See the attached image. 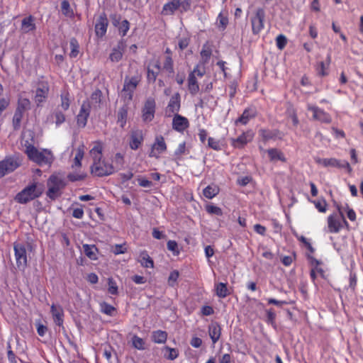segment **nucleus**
<instances>
[{"instance_id":"nucleus-56","label":"nucleus","mask_w":363,"mask_h":363,"mask_svg":"<svg viewBox=\"0 0 363 363\" xmlns=\"http://www.w3.org/2000/svg\"><path fill=\"white\" fill-rule=\"evenodd\" d=\"M51 313L53 318H61L63 316V309L60 305L52 304L51 306Z\"/></svg>"},{"instance_id":"nucleus-60","label":"nucleus","mask_w":363,"mask_h":363,"mask_svg":"<svg viewBox=\"0 0 363 363\" xmlns=\"http://www.w3.org/2000/svg\"><path fill=\"white\" fill-rule=\"evenodd\" d=\"M218 21L219 26L224 30L228 24V17L227 14H223L222 12L218 16Z\"/></svg>"},{"instance_id":"nucleus-37","label":"nucleus","mask_w":363,"mask_h":363,"mask_svg":"<svg viewBox=\"0 0 363 363\" xmlns=\"http://www.w3.org/2000/svg\"><path fill=\"white\" fill-rule=\"evenodd\" d=\"M278 130H270L268 129L262 128L259 130V135L264 141H268L277 137Z\"/></svg>"},{"instance_id":"nucleus-28","label":"nucleus","mask_w":363,"mask_h":363,"mask_svg":"<svg viewBox=\"0 0 363 363\" xmlns=\"http://www.w3.org/2000/svg\"><path fill=\"white\" fill-rule=\"evenodd\" d=\"M85 255L91 260L98 259L99 250L94 245L84 244L82 245Z\"/></svg>"},{"instance_id":"nucleus-18","label":"nucleus","mask_w":363,"mask_h":363,"mask_svg":"<svg viewBox=\"0 0 363 363\" xmlns=\"http://www.w3.org/2000/svg\"><path fill=\"white\" fill-rule=\"evenodd\" d=\"M167 150V145L162 135H157L152 145L149 156L158 158L160 155Z\"/></svg>"},{"instance_id":"nucleus-34","label":"nucleus","mask_w":363,"mask_h":363,"mask_svg":"<svg viewBox=\"0 0 363 363\" xmlns=\"http://www.w3.org/2000/svg\"><path fill=\"white\" fill-rule=\"evenodd\" d=\"M219 191L220 189L217 185L211 184L207 186L203 190V194L206 198L211 199L214 198L216 196H217L219 194Z\"/></svg>"},{"instance_id":"nucleus-38","label":"nucleus","mask_w":363,"mask_h":363,"mask_svg":"<svg viewBox=\"0 0 363 363\" xmlns=\"http://www.w3.org/2000/svg\"><path fill=\"white\" fill-rule=\"evenodd\" d=\"M162 69L169 74H172L174 72V61L172 56L166 55L164 57V60L162 63Z\"/></svg>"},{"instance_id":"nucleus-48","label":"nucleus","mask_w":363,"mask_h":363,"mask_svg":"<svg viewBox=\"0 0 363 363\" xmlns=\"http://www.w3.org/2000/svg\"><path fill=\"white\" fill-rule=\"evenodd\" d=\"M51 118L55 119V123L57 126L60 125L65 121V116L60 111H55L52 115Z\"/></svg>"},{"instance_id":"nucleus-63","label":"nucleus","mask_w":363,"mask_h":363,"mask_svg":"<svg viewBox=\"0 0 363 363\" xmlns=\"http://www.w3.org/2000/svg\"><path fill=\"white\" fill-rule=\"evenodd\" d=\"M165 350L169 352L167 355L165 354L168 359L174 360L179 356V352L177 349L165 347Z\"/></svg>"},{"instance_id":"nucleus-54","label":"nucleus","mask_w":363,"mask_h":363,"mask_svg":"<svg viewBox=\"0 0 363 363\" xmlns=\"http://www.w3.org/2000/svg\"><path fill=\"white\" fill-rule=\"evenodd\" d=\"M287 44V39L283 34L279 35L276 38V45L278 49L283 50Z\"/></svg>"},{"instance_id":"nucleus-57","label":"nucleus","mask_w":363,"mask_h":363,"mask_svg":"<svg viewBox=\"0 0 363 363\" xmlns=\"http://www.w3.org/2000/svg\"><path fill=\"white\" fill-rule=\"evenodd\" d=\"M342 212H346L347 218L351 221H354L356 220V213L355 211L350 208V206L347 204H345V206H342Z\"/></svg>"},{"instance_id":"nucleus-5","label":"nucleus","mask_w":363,"mask_h":363,"mask_svg":"<svg viewBox=\"0 0 363 363\" xmlns=\"http://www.w3.org/2000/svg\"><path fill=\"white\" fill-rule=\"evenodd\" d=\"M64 180L56 175H51L48 181L47 196L52 200L60 196V191L65 186Z\"/></svg>"},{"instance_id":"nucleus-11","label":"nucleus","mask_w":363,"mask_h":363,"mask_svg":"<svg viewBox=\"0 0 363 363\" xmlns=\"http://www.w3.org/2000/svg\"><path fill=\"white\" fill-rule=\"evenodd\" d=\"M156 111V102L154 98H147L142 108V120L144 123L151 122L154 118Z\"/></svg>"},{"instance_id":"nucleus-31","label":"nucleus","mask_w":363,"mask_h":363,"mask_svg":"<svg viewBox=\"0 0 363 363\" xmlns=\"http://www.w3.org/2000/svg\"><path fill=\"white\" fill-rule=\"evenodd\" d=\"M138 262L140 264L145 268H153L154 262L150 257L148 252L146 250H143L140 253Z\"/></svg>"},{"instance_id":"nucleus-23","label":"nucleus","mask_w":363,"mask_h":363,"mask_svg":"<svg viewBox=\"0 0 363 363\" xmlns=\"http://www.w3.org/2000/svg\"><path fill=\"white\" fill-rule=\"evenodd\" d=\"M179 9V0H169L164 4L162 9V15L170 16Z\"/></svg>"},{"instance_id":"nucleus-43","label":"nucleus","mask_w":363,"mask_h":363,"mask_svg":"<svg viewBox=\"0 0 363 363\" xmlns=\"http://www.w3.org/2000/svg\"><path fill=\"white\" fill-rule=\"evenodd\" d=\"M61 107L64 111H67L69 108L70 99L69 94L67 91H64L61 93Z\"/></svg>"},{"instance_id":"nucleus-46","label":"nucleus","mask_w":363,"mask_h":363,"mask_svg":"<svg viewBox=\"0 0 363 363\" xmlns=\"http://www.w3.org/2000/svg\"><path fill=\"white\" fill-rule=\"evenodd\" d=\"M61 9L62 13L67 17H72L74 15V12L70 7V4L68 1L64 0L61 3Z\"/></svg>"},{"instance_id":"nucleus-10","label":"nucleus","mask_w":363,"mask_h":363,"mask_svg":"<svg viewBox=\"0 0 363 363\" xmlns=\"http://www.w3.org/2000/svg\"><path fill=\"white\" fill-rule=\"evenodd\" d=\"M14 255L16 265L20 269H24L28 264L27 251L24 244L19 242L13 243Z\"/></svg>"},{"instance_id":"nucleus-47","label":"nucleus","mask_w":363,"mask_h":363,"mask_svg":"<svg viewBox=\"0 0 363 363\" xmlns=\"http://www.w3.org/2000/svg\"><path fill=\"white\" fill-rule=\"evenodd\" d=\"M132 344L133 346L139 350H143L145 349V342L144 340L138 335H133L132 337Z\"/></svg>"},{"instance_id":"nucleus-53","label":"nucleus","mask_w":363,"mask_h":363,"mask_svg":"<svg viewBox=\"0 0 363 363\" xmlns=\"http://www.w3.org/2000/svg\"><path fill=\"white\" fill-rule=\"evenodd\" d=\"M108 291L109 294L112 295H117L118 294V286L116 282L113 280V278H108Z\"/></svg>"},{"instance_id":"nucleus-29","label":"nucleus","mask_w":363,"mask_h":363,"mask_svg":"<svg viewBox=\"0 0 363 363\" xmlns=\"http://www.w3.org/2000/svg\"><path fill=\"white\" fill-rule=\"evenodd\" d=\"M188 89L192 96H195L199 91V85L198 80L194 74H189L188 77Z\"/></svg>"},{"instance_id":"nucleus-9","label":"nucleus","mask_w":363,"mask_h":363,"mask_svg":"<svg viewBox=\"0 0 363 363\" xmlns=\"http://www.w3.org/2000/svg\"><path fill=\"white\" fill-rule=\"evenodd\" d=\"M265 11L262 8H258L251 17L252 32L259 35L264 28Z\"/></svg>"},{"instance_id":"nucleus-3","label":"nucleus","mask_w":363,"mask_h":363,"mask_svg":"<svg viewBox=\"0 0 363 363\" xmlns=\"http://www.w3.org/2000/svg\"><path fill=\"white\" fill-rule=\"evenodd\" d=\"M336 208L337 213H333L328 217V228L330 233H338L344 226H349L342 212V206L337 205Z\"/></svg>"},{"instance_id":"nucleus-33","label":"nucleus","mask_w":363,"mask_h":363,"mask_svg":"<svg viewBox=\"0 0 363 363\" xmlns=\"http://www.w3.org/2000/svg\"><path fill=\"white\" fill-rule=\"evenodd\" d=\"M267 152L271 161L280 160L286 162V157L281 150L277 148H270Z\"/></svg>"},{"instance_id":"nucleus-58","label":"nucleus","mask_w":363,"mask_h":363,"mask_svg":"<svg viewBox=\"0 0 363 363\" xmlns=\"http://www.w3.org/2000/svg\"><path fill=\"white\" fill-rule=\"evenodd\" d=\"M101 310L104 314L107 315H113L116 308L111 305H109L106 303H103L101 304Z\"/></svg>"},{"instance_id":"nucleus-49","label":"nucleus","mask_w":363,"mask_h":363,"mask_svg":"<svg viewBox=\"0 0 363 363\" xmlns=\"http://www.w3.org/2000/svg\"><path fill=\"white\" fill-rule=\"evenodd\" d=\"M117 28H118L119 34L122 37H124L127 35V33L130 29V23L126 19L123 20Z\"/></svg>"},{"instance_id":"nucleus-55","label":"nucleus","mask_w":363,"mask_h":363,"mask_svg":"<svg viewBox=\"0 0 363 363\" xmlns=\"http://www.w3.org/2000/svg\"><path fill=\"white\" fill-rule=\"evenodd\" d=\"M112 252L114 255L124 254L127 252L126 244H116L112 247Z\"/></svg>"},{"instance_id":"nucleus-44","label":"nucleus","mask_w":363,"mask_h":363,"mask_svg":"<svg viewBox=\"0 0 363 363\" xmlns=\"http://www.w3.org/2000/svg\"><path fill=\"white\" fill-rule=\"evenodd\" d=\"M311 203H313L315 208L318 209V211L320 213H325L327 211V202L325 199H320L318 200L311 201L310 200Z\"/></svg>"},{"instance_id":"nucleus-32","label":"nucleus","mask_w":363,"mask_h":363,"mask_svg":"<svg viewBox=\"0 0 363 363\" xmlns=\"http://www.w3.org/2000/svg\"><path fill=\"white\" fill-rule=\"evenodd\" d=\"M215 291L216 296L220 298H224L230 295V291L228 289L227 284L223 282L215 284Z\"/></svg>"},{"instance_id":"nucleus-16","label":"nucleus","mask_w":363,"mask_h":363,"mask_svg":"<svg viewBox=\"0 0 363 363\" xmlns=\"http://www.w3.org/2000/svg\"><path fill=\"white\" fill-rule=\"evenodd\" d=\"M20 166L17 159L13 157H7L0 162V178L13 172Z\"/></svg>"},{"instance_id":"nucleus-25","label":"nucleus","mask_w":363,"mask_h":363,"mask_svg":"<svg viewBox=\"0 0 363 363\" xmlns=\"http://www.w3.org/2000/svg\"><path fill=\"white\" fill-rule=\"evenodd\" d=\"M103 143L101 141L94 143L93 147L90 150L89 154L93 159V162L102 160Z\"/></svg>"},{"instance_id":"nucleus-20","label":"nucleus","mask_w":363,"mask_h":363,"mask_svg":"<svg viewBox=\"0 0 363 363\" xmlns=\"http://www.w3.org/2000/svg\"><path fill=\"white\" fill-rule=\"evenodd\" d=\"M257 111L255 107H247L243 111L242 115L235 120V124L236 125H238V124L245 125L249 123V121L251 119L255 118L257 116Z\"/></svg>"},{"instance_id":"nucleus-64","label":"nucleus","mask_w":363,"mask_h":363,"mask_svg":"<svg viewBox=\"0 0 363 363\" xmlns=\"http://www.w3.org/2000/svg\"><path fill=\"white\" fill-rule=\"evenodd\" d=\"M36 328L37 333L40 337H43L48 331L47 325L43 324L40 320L36 323Z\"/></svg>"},{"instance_id":"nucleus-15","label":"nucleus","mask_w":363,"mask_h":363,"mask_svg":"<svg viewBox=\"0 0 363 363\" xmlns=\"http://www.w3.org/2000/svg\"><path fill=\"white\" fill-rule=\"evenodd\" d=\"M91 112V104L89 100L83 101L79 112L77 116V124L79 128H84Z\"/></svg>"},{"instance_id":"nucleus-19","label":"nucleus","mask_w":363,"mask_h":363,"mask_svg":"<svg viewBox=\"0 0 363 363\" xmlns=\"http://www.w3.org/2000/svg\"><path fill=\"white\" fill-rule=\"evenodd\" d=\"M172 129L178 133H183L189 127V121L187 118L180 114L172 116Z\"/></svg>"},{"instance_id":"nucleus-39","label":"nucleus","mask_w":363,"mask_h":363,"mask_svg":"<svg viewBox=\"0 0 363 363\" xmlns=\"http://www.w3.org/2000/svg\"><path fill=\"white\" fill-rule=\"evenodd\" d=\"M30 101L27 98H19L18 100L16 111L21 113H25L26 111L30 109Z\"/></svg>"},{"instance_id":"nucleus-21","label":"nucleus","mask_w":363,"mask_h":363,"mask_svg":"<svg viewBox=\"0 0 363 363\" xmlns=\"http://www.w3.org/2000/svg\"><path fill=\"white\" fill-rule=\"evenodd\" d=\"M126 43L124 40L118 42L117 45L114 47L109 55V59L112 62H118L123 58Z\"/></svg>"},{"instance_id":"nucleus-2","label":"nucleus","mask_w":363,"mask_h":363,"mask_svg":"<svg viewBox=\"0 0 363 363\" xmlns=\"http://www.w3.org/2000/svg\"><path fill=\"white\" fill-rule=\"evenodd\" d=\"M43 189L37 182H33L19 191L14 197L16 202L26 204L39 198L43 194Z\"/></svg>"},{"instance_id":"nucleus-26","label":"nucleus","mask_w":363,"mask_h":363,"mask_svg":"<svg viewBox=\"0 0 363 363\" xmlns=\"http://www.w3.org/2000/svg\"><path fill=\"white\" fill-rule=\"evenodd\" d=\"M161 70V65L160 62L157 60L152 65V68H147V79L149 83L155 82L157 76Z\"/></svg>"},{"instance_id":"nucleus-30","label":"nucleus","mask_w":363,"mask_h":363,"mask_svg":"<svg viewBox=\"0 0 363 363\" xmlns=\"http://www.w3.org/2000/svg\"><path fill=\"white\" fill-rule=\"evenodd\" d=\"M128 107L127 105L121 106L117 113V123L123 128L127 123Z\"/></svg>"},{"instance_id":"nucleus-45","label":"nucleus","mask_w":363,"mask_h":363,"mask_svg":"<svg viewBox=\"0 0 363 363\" xmlns=\"http://www.w3.org/2000/svg\"><path fill=\"white\" fill-rule=\"evenodd\" d=\"M189 74H194V76L202 77L206 74L205 64L199 62L194 67L192 72Z\"/></svg>"},{"instance_id":"nucleus-13","label":"nucleus","mask_w":363,"mask_h":363,"mask_svg":"<svg viewBox=\"0 0 363 363\" xmlns=\"http://www.w3.org/2000/svg\"><path fill=\"white\" fill-rule=\"evenodd\" d=\"M307 110L313 113V118L324 123H330L332 118L330 115L323 109L312 104L307 105Z\"/></svg>"},{"instance_id":"nucleus-41","label":"nucleus","mask_w":363,"mask_h":363,"mask_svg":"<svg viewBox=\"0 0 363 363\" xmlns=\"http://www.w3.org/2000/svg\"><path fill=\"white\" fill-rule=\"evenodd\" d=\"M167 338V334L166 332L162 330H157L152 333V340L155 343H164Z\"/></svg>"},{"instance_id":"nucleus-24","label":"nucleus","mask_w":363,"mask_h":363,"mask_svg":"<svg viewBox=\"0 0 363 363\" xmlns=\"http://www.w3.org/2000/svg\"><path fill=\"white\" fill-rule=\"evenodd\" d=\"M21 29L24 33L35 30L36 29L35 18L32 15L24 18L21 21Z\"/></svg>"},{"instance_id":"nucleus-36","label":"nucleus","mask_w":363,"mask_h":363,"mask_svg":"<svg viewBox=\"0 0 363 363\" xmlns=\"http://www.w3.org/2000/svg\"><path fill=\"white\" fill-rule=\"evenodd\" d=\"M84 146H80L77 148L75 157L74 158L72 168H79L82 166V160L84 158Z\"/></svg>"},{"instance_id":"nucleus-51","label":"nucleus","mask_w":363,"mask_h":363,"mask_svg":"<svg viewBox=\"0 0 363 363\" xmlns=\"http://www.w3.org/2000/svg\"><path fill=\"white\" fill-rule=\"evenodd\" d=\"M23 115H24L23 113H21L20 111L18 112L16 110L15 111V113H14V115L13 117V125L14 129L19 128V127L21 125V120L23 117Z\"/></svg>"},{"instance_id":"nucleus-12","label":"nucleus","mask_w":363,"mask_h":363,"mask_svg":"<svg viewBox=\"0 0 363 363\" xmlns=\"http://www.w3.org/2000/svg\"><path fill=\"white\" fill-rule=\"evenodd\" d=\"M181 108V96L180 94L177 92L173 94L165 108V116L166 117H172L175 114H179V111Z\"/></svg>"},{"instance_id":"nucleus-6","label":"nucleus","mask_w":363,"mask_h":363,"mask_svg":"<svg viewBox=\"0 0 363 363\" xmlns=\"http://www.w3.org/2000/svg\"><path fill=\"white\" fill-rule=\"evenodd\" d=\"M114 172L113 165L102 160L93 162L91 166V173L99 177L111 175Z\"/></svg>"},{"instance_id":"nucleus-14","label":"nucleus","mask_w":363,"mask_h":363,"mask_svg":"<svg viewBox=\"0 0 363 363\" xmlns=\"http://www.w3.org/2000/svg\"><path fill=\"white\" fill-rule=\"evenodd\" d=\"M144 141L143 131L140 129H132L129 133V147L133 150L140 148Z\"/></svg>"},{"instance_id":"nucleus-62","label":"nucleus","mask_w":363,"mask_h":363,"mask_svg":"<svg viewBox=\"0 0 363 363\" xmlns=\"http://www.w3.org/2000/svg\"><path fill=\"white\" fill-rule=\"evenodd\" d=\"M167 249L172 251L174 255H179V250H178V244L174 240H169L167 243Z\"/></svg>"},{"instance_id":"nucleus-8","label":"nucleus","mask_w":363,"mask_h":363,"mask_svg":"<svg viewBox=\"0 0 363 363\" xmlns=\"http://www.w3.org/2000/svg\"><path fill=\"white\" fill-rule=\"evenodd\" d=\"M49 91L50 85L48 81L40 80L37 82L34 101L38 106H41L47 100Z\"/></svg>"},{"instance_id":"nucleus-4","label":"nucleus","mask_w":363,"mask_h":363,"mask_svg":"<svg viewBox=\"0 0 363 363\" xmlns=\"http://www.w3.org/2000/svg\"><path fill=\"white\" fill-rule=\"evenodd\" d=\"M141 81V76L134 75L131 77L126 76L124 79L123 89L121 91V97L127 101L133 99L134 91Z\"/></svg>"},{"instance_id":"nucleus-27","label":"nucleus","mask_w":363,"mask_h":363,"mask_svg":"<svg viewBox=\"0 0 363 363\" xmlns=\"http://www.w3.org/2000/svg\"><path fill=\"white\" fill-rule=\"evenodd\" d=\"M208 333L213 343H216L220 337V326L217 323L213 322L208 327Z\"/></svg>"},{"instance_id":"nucleus-40","label":"nucleus","mask_w":363,"mask_h":363,"mask_svg":"<svg viewBox=\"0 0 363 363\" xmlns=\"http://www.w3.org/2000/svg\"><path fill=\"white\" fill-rule=\"evenodd\" d=\"M69 45L71 48L69 57L71 58H75L79 53V44L78 40L75 38H72L70 39Z\"/></svg>"},{"instance_id":"nucleus-7","label":"nucleus","mask_w":363,"mask_h":363,"mask_svg":"<svg viewBox=\"0 0 363 363\" xmlns=\"http://www.w3.org/2000/svg\"><path fill=\"white\" fill-rule=\"evenodd\" d=\"M315 162L324 167H336L338 169H345L348 172L352 171V167L348 162L345 160H339L335 158H320L315 157Z\"/></svg>"},{"instance_id":"nucleus-42","label":"nucleus","mask_w":363,"mask_h":363,"mask_svg":"<svg viewBox=\"0 0 363 363\" xmlns=\"http://www.w3.org/2000/svg\"><path fill=\"white\" fill-rule=\"evenodd\" d=\"M86 177V174L84 172H74L67 174V179L72 182L82 181Z\"/></svg>"},{"instance_id":"nucleus-52","label":"nucleus","mask_w":363,"mask_h":363,"mask_svg":"<svg viewBox=\"0 0 363 363\" xmlns=\"http://www.w3.org/2000/svg\"><path fill=\"white\" fill-rule=\"evenodd\" d=\"M206 211L209 214H215L217 216H222L223 215V211L222 209L216 206L209 204L206 206Z\"/></svg>"},{"instance_id":"nucleus-59","label":"nucleus","mask_w":363,"mask_h":363,"mask_svg":"<svg viewBox=\"0 0 363 363\" xmlns=\"http://www.w3.org/2000/svg\"><path fill=\"white\" fill-rule=\"evenodd\" d=\"M113 162H114L118 167H123L125 163L124 155L120 152L116 153L113 159Z\"/></svg>"},{"instance_id":"nucleus-1","label":"nucleus","mask_w":363,"mask_h":363,"mask_svg":"<svg viewBox=\"0 0 363 363\" xmlns=\"http://www.w3.org/2000/svg\"><path fill=\"white\" fill-rule=\"evenodd\" d=\"M29 160L37 163L39 165H50L53 160L54 157L50 150L44 149L42 151H39L34 145L29 144L26 145V150Z\"/></svg>"},{"instance_id":"nucleus-22","label":"nucleus","mask_w":363,"mask_h":363,"mask_svg":"<svg viewBox=\"0 0 363 363\" xmlns=\"http://www.w3.org/2000/svg\"><path fill=\"white\" fill-rule=\"evenodd\" d=\"M108 26V21L106 15L104 13L99 16L95 24L96 35L99 38L104 36L106 33Z\"/></svg>"},{"instance_id":"nucleus-61","label":"nucleus","mask_w":363,"mask_h":363,"mask_svg":"<svg viewBox=\"0 0 363 363\" xmlns=\"http://www.w3.org/2000/svg\"><path fill=\"white\" fill-rule=\"evenodd\" d=\"M179 277V273L177 270H173L172 272H171L168 278V284L171 286H174Z\"/></svg>"},{"instance_id":"nucleus-35","label":"nucleus","mask_w":363,"mask_h":363,"mask_svg":"<svg viewBox=\"0 0 363 363\" xmlns=\"http://www.w3.org/2000/svg\"><path fill=\"white\" fill-rule=\"evenodd\" d=\"M200 55L201 60L199 62L205 65L208 63L212 55V50L211 47L208 44L203 45Z\"/></svg>"},{"instance_id":"nucleus-50","label":"nucleus","mask_w":363,"mask_h":363,"mask_svg":"<svg viewBox=\"0 0 363 363\" xmlns=\"http://www.w3.org/2000/svg\"><path fill=\"white\" fill-rule=\"evenodd\" d=\"M208 145L210 148L216 151L221 150L222 149L220 141L211 137H209L208 139Z\"/></svg>"},{"instance_id":"nucleus-17","label":"nucleus","mask_w":363,"mask_h":363,"mask_svg":"<svg viewBox=\"0 0 363 363\" xmlns=\"http://www.w3.org/2000/svg\"><path fill=\"white\" fill-rule=\"evenodd\" d=\"M254 133L252 130L243 132L237 138L231 139V145L234 148L242 149L248 143L252 140Z\"/></svg>"}]
</instances>
